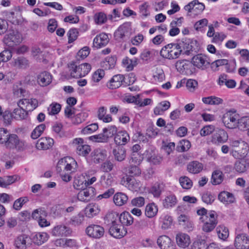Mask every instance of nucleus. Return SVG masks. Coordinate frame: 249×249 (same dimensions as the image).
<instances>
[{
	"label": "nucleus",
	"mask_w": 249,
	"mask_h": 249,
	"mask_svg": "<svg viewBox=\"0 0 249 249\" xmlns=\"http://www.w3.org/2000/svg\"><path fill=\"white\" fill-rule=\"evenodd\" d=\"M186 43L182 42L179 44H169L164 46L160 52V55L165 58L173 59L178 58L180 55L181 47L184 48Z\"/></svg>",
	"instance_id": "f257e3e1"
},
{
	"label": "nucleus",
	"mask_w": 249,
	"mask_h": 249,
	"mask_svg": "<svg viewBox=\"0 0 249 249\" xmlns=\"http://www.w3.org/2000/svg\"><path fill=\"white\" fill-rule=\"evenodd\" d=\"M77 168V163L75 160L70 157H66L61 159L57 163L56 170L57 172L65 171L68 173L75 172Z\"/></svg>",
	"instance_id": "f03ea898"
},
{
	"label": "nucleus",
	"mask_w": 249,
	"mask_h": 249,
	"mask_svg": "<svg viewBox=\"0 0 249 249\" xmlns=\"http://www.w3.org/2000/svg\"><path fill=\"white\" fill-rule=\"evenodd\" d=\"M69 68L71 75L75 78L85 76L91 70V66L88 63H83L77 66L73 62L70 63Z\"/></svg>",
	"instance_id": "7ed1b4c3"
},
{
	"label": "nucleus",
	"mask_w": 249,
	"mask_h": 249,
	"mask_svg": "<svg viewBox=\"0 0 249 249\" xmlns=\"http://www.w3.org/2000/svg\"><path fill=\"white\" fill-rule=\"evenodd\" d=\"M239 115L234 110H230L225 112L222 118V122L225 127L229 129L237 128Z\"/></svg>",
	"instance_id": "20e7f679"
},
{
	"label": "nucleus",
	"mask_w": 249,
	"mask_h": 249,
	"mask_svg": "<svg viewBox=\"0 0 249 249\" xmlns=\"http://www.w3.org/2000/svg\"><path fill=\"white\" fill-rule=\"evenodd\" d=\"M4 146L8 149L21 150L23 148L24 143L16 134L10 133Z\"/></svg>",
	"instance_id": "39448f33"
},
{
	"label": "nucleus",
	"mask_w": 249,
	"mask_h": 249,
	"mask_svg": "<svg viewBox=\"0 0 249 249\" xmlns=\"http://www.w3.org/2000/svg\"><path fill=\"white\" fill-rule=\"evenodd\" d=\"M121 183L129 190L134 192L139 191L142 187L140 181L128 176H125L122 178Z\"/></svg>",
	"instance_id": "423d86ee"
},
{
	"label": "nucleus",
	"mask_w": 249,
	"mask_h": 249,
	"mask_svg": "<svg viewBox=\"0 0 249 249\" xmlns=\"http://www.w3.org/2000/svg\"><path fill=\"white\" fill-rule=\"evenodd\" d=\"M83 140L81 138L73 140L72 144L76 149L77 153L80 156H86L91 151L89 145L84 144Z\"/></svg>",
	"instance_id": "0eeeda50"
},
{
	"label": "nucleus",
	"mask_w": 249,
	"mask_h": 249,
	"mask_svg": "<svg viewBox=\"0 0 249 249\" xmlns=\"http://www.w3.org/2000/svg\"><path fill=\"white\" fill-rule=\"evenodd\" d=\"M234 244L236 249H249V237L245 233L237 234Z\"/></svg>",
	"instance_id": "6e6552de"
},
{
	"label": "nucleus",
	"mask_w": 249,
	"mask_h": 249,
	"mask_svg": "<svg viewBox=\"0 0 249 249\" xmlns=\"http://www.w3.org/2000/svg\"><path fill=\"white\" fill-rule=\"evenodd\" d=\"M38 105V101L36 99H22L18 102L19 107H21L27 112L33 111L36 108Z\"/></svg>",
	"instance_id": "1a4fd4ad"
},
{
	"label": "nucleus",
	"mask_w": 249,
	"mask_h": 249,
	"mask_svg": "<svg viewBox=\"0 0 249 249\" xmlns=\"http://www.w3.org/2000/svg\"><path fill=\"white\" fill-rule=\"evenodd\" d=\"M228 139L227 133L222 129H217L212 137V142L217 145L226 142Z\"/></svg>",
	"instance_id": "9d476101"
},
{
	"label": "nucleus",
	"mask_w": 249,
	"mask_h": 249,
	"mask_svg": "<svg viewBox=\"0 0 249 249\" xmlns=\"http://www.w3.org/2000/svg\"><path fill=\"white\" fill-rule=\"evenodd\" d=\"M77 194V199L81 201L88 202L94 197L95 195V189L92 187H89L81 189Z\"/></svg>",
	"instance_id": "9b49d317"
},
{
	"label": "nucleus",
	"mask_w": 249,
	"mask_h": 249,
	"mask_svg": "<svg viewBox=\"0 0 249 249\" xmlns=\"http://www.w3.org/2000/svg\"><path fill=\"white\" fill-rule=\"evenodd\" d=\"M129 36V29L127 24L120 26L114 33L115 39L118 41L126 40Z\"/></svg>",
	"instance_id": "f8f14e48"
},
{
	"label": "nucleus",
	"mask_w": 249,
	"mask_h": 249,
	"mask_svg": "<svg viewBox=\"0 0 249 249\" xmlns=\"http://www.w3.org/2000/svg\"><path fill=\"white\" fill-rule=\"evenodd\" d=\"M104 229L103 227L98 225H91L86 229L87 234L93 238H99L104 234Z\"/></svg>",
	"instance_id": "ddd939ff"
},
{
	"label": "nucleus",
	"mask_w": 249,
	"mask_h": 249,
	"mask_svg": "<svg viewBox=\"0 0 249 249\" xmlns=\"http://www.w3.org/2000/svg\"><path fill=\"white\" fill-rule=\"evenodd\" d=\"M21 41V35L18 32H13L5 38V43L9 48H13Z\"/></svg>",
	"instance_id": "4468645a"
},
{
	"label": "nucleus",
	"mask_w": 249,
	"mask_h": 249,
	"mask_svg": "<svg viewBox=\"0 0 249 249\" xmlns=\"http://www.w3.org/2000/svg\"><path fill=\"white\" fill-rule=\"evenodd\" d=\"M192 63L195 66L202 70L206 69L210 63L207 57L202 54L194 56L192 58Z\"/></svg>",
	"instance_id": "2eb2a0df"
},
{
	"label": "nucleus",
	"mask_w": 249,
	"mask_h": 249,
	"mask_svg": "<svg viewBox=\"0 0 249 249\" xmlns=\"http://www.w3.org/2000/svg\"><path fill=\"white\" fill-rule=\"evenodd\" d=\"M52 234L56 237L68 236L72 233L71 229L64 225L54 227L52 231Z\"/></svg>",
	"instance_id": "dca6fc26"
},
{
	"label": "nucleus",
	"mask_w": 249,
	"mask_h": 249,
	"mask_svg": "<svg viewBox=\"0 0 249 249\" xmlns=\"http://www.w3.org/2000/svg\"><path fill=\"white\" fill-rule=\"evenodd\" d=\"M126 230L122 225L115 224L111 225L109 229V234L116 238H121L126 233Z\"/></svg>",
	"instance_id": "f3484780"
},
{
	"label": "nucleus",
	"mask_w": 249,
	"mask_h": 249,
	"mask_svg": "<svg viewBox=\"0 0 249 249\" xmlns=\"http://www.w3.org/2000/svg\"><path fill=\"white\" fill-rule=\"evenodd\" d=\"M157 244L161 249H176L174 243L166 235L160 236L157 239Z\"/></svg>",
	"instance_id": "a211bd4d"
},
{
	"label": "nucleus",
	"mask_w": 249,
	"mask_h": 249,
	"mask_svg": "<svg viewBox=\"0 0 249 249\" xmlns=\"http://www.w3.org/2000/svg\"><path fill=\"white\" fill-rule=\"evenodd\" d=\"M109 41L108 35L106 33H102L94 38L93 45L94 47L100 48L106 46Z\"/></svg>",
	"instance_id": "6ab92c4d"
},
{
	"label": "nucleus",
	"mask_w": 249,
	"mask_h": 249,
	"mask_svg": "<svg viewBox=\"0 0 249 249\" xmlns=\"http://www.w3.org/2000/svg\"><path fill=\"white\" fill-rule=\"evenodd\" d=\"M176 242L178 247L185 249L188 247L191 243L190 236L184 233H178L176 236Z\"/></svg>",
	"instance_id": "aec40b11"
},
{
	"label": "nucleus",
	"mask_w": 249,
	"mask_h": 249,
	"mask_svg": "<svg viewBox=\"0 0 249 249\" xmlns=\"http://www.w3.org/2000/svg\"><path fill=\"white\" fill-rule=\"evenodd\" d=\"M129 140V134L125 130L118 132L114 137V142L118 145H124Z\"/></svg>",
	"instance_id": "412c9836"
},
{
	"label": "nucleus",
	"mask_w": 249,
	"mask_h": 249,
	"mask_svg": "<svg viewBox=\"0 0 249 249\" xmlns=\"http://www.w3.org/2000/svg\"><path fill=\"white\" fill-rule=\"evenodd\" d=\"M13 119V114L8 109L3 111L0 106V120L3 122V125L8 126L12 124Z\"/></svg>",
	"instance_id": "4be33fe9"
},
{
	"label": "nucleus",
	"mask_w": 249,
	"mask_h": 249,
	"mask_svg": "<svg viewBox=\"0 0 249 249\" xmlns=\"http://www.w3.org/2000/svg\"><path fill=\"white\" fill-rule=\"evenodd\" d=\"M107 156V151L101 149H96L91 153V160L94 163H98L105 160Z\"/></svg>",
	"instance_id": "5701e85b"
},
{
	"label": "nucleus",
	"mask_w": 249,
	"mask_h": 249,
	"mask_svg": "<svg viewBox=\"0 0 249 249\" xmlns=\"http://www.w3.org/2000/svg\"><path fill=\"white\" fill-rule=\"evenodd\" d=\"M191 66V63L186 60H178L176 63V69L181 73L188 74L190 73Z\"/></svg>",
	"instance_id": "b1692460"
},
{
	"label": "nucleus",
	"mask_w": 249,
	"mask_h": 249,
	"mask_svg": "<svg viewBox=\"0 0 249 249\" xmlns=\"http://www.w3.org/2000/svg\"><path fill=\"white\" fill-rule=\"evenodd\" d=\"M53 140L52 138H41L37 141L36 143V147L39 150L48 149L53 145Z\"/></svg>",
	"instance_id": "393cba45"
},
{
	"label": "nucleus",
	"mask_w": 249,
	"mask_h": 249,
	"mask_svg": "<svg viewBox=\"0 0 249 249\" xmlns=\"http://www.w3.org/2000/svg\"><path fill=\"white\" fill-rule=\"evenodd\" d=\"M99 205L96 203H90L85 209V214L88 218H92L100 212Z\"/></svg>",
	"instance_id": "a878e982"
},
{
	"label": "nucleus",
	"mask_w": 249,
	"mask_h": 249,
	"mask_svg": "<svg viewBox=\"0 0 249 249\" xmlns=\"http://www.w3.org/2000/svg\"><path fill=\"white\" fill-rule=\"evenodd\" d=\"M249 168V160L242 159L236 161L234 163V169L239 173H243Z\"/></svg>",
	"instance_id": "bb28decb"
},
{
	"label": "nucleus",
	"mask_w": 249,
	"mask_h": 249,
	"mask_svg": "<svg viewBox=\"0 0 249 249\" xmlns=\"http://www.w3.org/2000/svg\"><path fill=\"white\" fill-rule=\"evenodd\" d=\"M12 66L17 69H26L29 67V62L25 57L19 56L13 59Z\"/></svg>",
	"instance_id": "cd10ccee"
},
{
	"label": "nucleus",
	"mask_w": 249,
	"mask_h": 249,
	"mask_svg": "<svg viewBox=\"0 0 249 249\" xmlns=\"http://www.w3.org/2000/svg\"><path fill=\"white\" fill-rule=\"evenodd\" d=\"M125 77L122 74L114 75L110 80L109 88L111 89H116L119 88L123 83H124Z\"/></svg>",
	"instance_id": "c85d7f7f"
},
{
	"label": "nucleus",
	"mask_w": 249,
	"mask_h": 249,
	"mask_svg": "<svg viewBox=\"0 0 249 249\" xmlns=\"http://www.w3.org/2000/svg\"><path fill=\"white\" fill-rule=\"evenodd\" d=\"M128 199V196L122 192L116 193L113 198L114 204L118 206H122L125 204Z\"/></svg>",
	"instance_id": "c756f323"
},
{
	"label": "nucleus",
	"mask_w": 249,
	"mask_h": 249,
	"mask_svg": "<svg viewBox=\"0 0 249 249\" xmlns=\"http://www.w3.org/2000/svg\"><path fill=\"white\" fill-rule=\"evenodd\" d=\"M138 59L135 57L130 58L127 56L125 57L122 60V64L127 71L133 70L134 67L138 64Z\"/></svg>",
	"instance_id": "7c9ffc66"
},
{
	"label": "nucleus",
	"mask_w": 249,
	"mask_h": 249,
	"mask_svg": "<svg viewBox=\"0 0 249 249\" xmlns=\"http://www.w3.org/2000/svg\"><path fill=\"white\" fill-rule=\"evenodd\" d=\"M37 82L40 86H46L52 82V75L47 71H43L38 75Z\"/></svg>",
	"instance_id": "2f4dec72"
},
{
	"label": "nucleus",
	"mask_w": 249,
	"mask_h": 249,
	"mask_svg": "<svg viewBox=\"0 0 249 249\" xmlns=\"http://www.w3.org/2000/svg\"><path fill=\"white\" fill-rule=\"evenodd\" d=\"M203 168V164L197 161L190 162L187 166V171L189 173L194 174L200 173L202 170Z\"/></svg>",
	"instance_id": "473e14b6"
},
{
	"label": "nucleus",
	"mask_w": 249,
	"mask_h": 249,
	"mask_svg": "<svg viewBox=\"0 0 249 249\" xmlns=\"http://www.w3.org/2000/svg\"><path fill=\"white\" fill-rule=\"evenodd\" d=\"M218 199L225 204H229L234 202L235 198L233 195L228 192H221L218 195Z\"/></svg>",
	"instance_id": "72a5a7b5"
},
{
	"label": "nucleus",
	"mask_w": 249,
	"mask_h": 249,
	"mask_svg": "<svg viewBox=\"0 0 249 249\" xmlns=\"http://www.w3.org/2000/svg\"><path fill=\"white\" fill-rule=\"evenodd\" d=\"M119 221L124 226H129L133 223V218L128 212H125L119 215Z\"/></svg>",
	"instance_id": "f704fd0d"
},
{
	"label": "nucleus",
	"mask_w": 249,
	"mask_h": 249,
	"mask_svg": "<svg viewBox=\"0 0 249 249\" xmlns=\"http://www.w3.org/2000/svg\"><path fill=\"white\" fill-rule=\"evenodd\" d=\"M170 107V103L167 101H164L160 103L154 108V112L156 115H161L163 112Z\"/></svg>",
	"instance_id": "c9c22d12"
},
{
	"label": "nucleus",
	"mask_w": 249,
	"mask_h": 249,
	"mask_svg": "<svg viewBox=\"0 0 249 249\" xmlns=\"http://www.w3.org/2000/svg\"><path fill=\"white\" fill-rule=\"evenodd\" d=\"M19 179V178L17 175L5 176L3 178L0 177V186L6 187Z\"/></svg>",
	"instance_id": "e433bc0d"
},
{
	"label": "nucleus",
	"mask_w": 249,
	"mask_h": 249,
	"mask_svg": "<svg viewBox=\"0 0 249 249\" xmlns=\"http://www.w3.org/2000/svg\"><path fill=\"white\" fill-rule=\"evenodd\" d=\"M85 220L84 215L80 213L71 217L69 221V224L73 226H79L83 224Z\"/></svg>",
	"instance_id": "4c0bfd02"
},
{
	"label": "nucleus",
	"mask_w": 249,
	"mask_h": 249,
	"mask_svg": "<svg viewBox=\"0 0 249 249\" xmlns=\"http://www.w3.org/2000/svg\"><path fill=\"white\" fill-rule=\"evenodd\" d=\"M224 179L223 174L219 170H214L212 175L211 183L213 185H218L222 183Z\"/></svg>",
	"instance_id": "58836bf2"
},
{
	"label": "nucleus",
	"mask_w": 249,
	"mask_h": 249,
	"mask_svg": "<svg viewBox=\"0 0 249 249\" xmlns=\"http://www.w3.org/2000/svg\"><path fill=\"white\" fill-rule=\"evenodd\" d=\"M87 180L82 176L75 178L73 181V187L77 190H81L87 187Z\"/></svg>",
	"instance_id": "ea45409f"
},
{
	"label": "nucleus",
	"mask_w": 249,
	"mask_h": 249,
	"mask_svg": "<svg viewBox=\"0 0 249 249\" xmlns=\"http://www.w3.org/2000/svg\"><path fill=\"white\" fill-rule=\"evenodd\" d=\"M177 202L176 196L171 194L166 196L163 200V205L166 208H169L175 206Z\"/></svg>",
	"instance_id": "a19ab883"
},
{
	"label": "nucleus",
	"mask_w": 249,
	"mask_h": 249,
	"mask_svg": "<svg viewBox=\"0 0 249 249\" xmlns=\"http://www.w3.org/2000/svg\"><path fill=\"white\" fill-rule=\"evenodd\" d=\"M158 211V207L155 204L152 203L146 205L145 209V214L149 218L155 216Z\"/></svg>",
	"instance_id": "79ce46f5"
},
{
	"label": "nucleus",
	"mask_w": 249,
	"mask_h": 249,
	"mask_svg": "<svg viewBox=\"0 0 249 249\" xmlns=\"http://www.w3.org/2000/svg\"><path fill=\"white\" fill-rule=\"evenodd\" d=\"M202 101L204 104L210 105H218L223 103L221 98L214 96L203 97Z\"/></svg>",
	"instance_id": "37998d69"
},
{
	"label": "nucleus",
	"mask_w": 249,
	"mask_h": 249,
	"mask_svg": "<svg viewBox=\"0 0 249 249\" xmlns=\"http://www.w3.org/2000/svg\"><path fill=\"white\" fill-rule=\"evenodd\" d=\"M24 235H20L17 237L14 241V246L17 249H25L27 248L26 239Z\"/></svg>",
	"instance_id": "c03bdc74"
},
{
	"label": "nucleus",
	"mask_w": 249,
	"mask_h": 249,
	"mask_svg": "<svg viewBox=\"0 0 249 249\" xmlns=\"http://www.w3.org/2000/svg\"><path fill=\"white\" fill-rule=\"evenodd\" d=\"M113 154L116 160L122 161L125 158V150L122 147H117L113 150Z\"/></svg>",
	"instance_id": "a18cd8bd"
},
{
	"label": "nucleus",
	"mask_w": 249,
	"mask_h": 249,
	"mask_svg": "<svg viewBox=\"0 0 249 249\" xmlns=\"http://www.w3.org/2000/svg\"><path fill=\"white\" fill-rule=\"evenodd\" d=\"M13 113L14 115V118L19 120L25 119L28 116V112L21 107L15 108Z\"/></svg>",
	"instance_id": "49530a36"
},
{
	"label": "nucleus",
	"mask_w": 249,
	"mask_h": 249,
	"mask_svg": "<svg viewBox=\"0 0 249 249\" xmlns=\"http://www.w3.org/2000/svg\"><path fill=\"white\" fill-rule=\"evenodd\" d=\"M165 185L162 183H157L151 189V193L155 197H159L160 195L162 192L164 190Z\"/></svg>",
	"instance_id": "de8ad7c7"
},
{
	"label": "nucleus",
	"mask_w": 249,
	"mask_h": 249,
	"mask_svg": "<svg viewBox=\"0 0 249 249\" xmlns=\"http://www.w3.org/2000/svg\"><path fill=\"white\" fill-rule=\"evenodd\" d=\"M119 219V215L116 212L109 213L107 214L105 220L107 224L111 225L117 224V221Z\"/></svg>",
	"instance_id": "09e8293b"
},
{
	"label": "nucleus",
	"mask_w": 249,
	"mask_h": 249,
	"mask_svg": "<svg viewBox=\"0 0 249 249\" xmlns=\"http://www.w3.org/2000/svg\"><path fill=\"white\" fill-rule=\"evenodd\" d=\"M216 231L219 238L225 240L229 236V230L223 225H219L216 228Z\"/></svg>",
	"instance_id": "8fccbe9b"
},
{
	"label": "nucleus",
	"mask_w": 249,
	"mask_h": 249,
	"mask_svg": "<svg viewBox=\"0 0 249 249\" xmlns=\"http://www.w3.org/2000/svg\"><path fill=\"white\" fill-rule=\"evenodd\" d=\"M46 128V125L44 124H40L37 126L31 133V137L33 139L38 138L43 132Z\"/></svg>",
	"instance_id": "3c124183"
},
{
	"label": "nucleus",
	"mask_w": 249,
	"mask_h": 249,
	"mask_svg": "<svg viewBox=\"0 0 249 249\" xmlns=\"http://www.w3.org/2000/svg\"><path fill=\"white\" fill-rule=\"evenodd\" d=\"M49 236L46 232H40L36 235L34 238L35 242L38 245H41L48 239Z\"/></svg>",
	"instance_id": "603ef678"
},
{
	"label": "nucleus",
	"mask_w": 249,
	"mask_h": 249,
	"mask_svg": "<svg viewBox=\"0 0 249 249\" xmlns=\"http://www.w3.org/2000/svg\"><path fill=\"white\" fill-rule=\"evenodd\" d=\"M180 184L183 189H189L193 185L192 181L187 177H181L179 179Z\"/></svg>",
	"instance_id": "864d4df0"
},
{
	"label": "nucleus",
	"mask_w": 249,
	"mask_h": 249,
	"mask_svg": "<svg viewBox=\"0 0 249 249\" xmlns=\"http://www.w3.org/2000/svg\"><path fill=\"white\" fill-rule=\"evenodd\" d=\"M14 95L17 97H25L26 91L23 89L20 85H14L13 89Z\"/></svg>",
	"instance_id": "5fc2aeb1"
},
{
	"label": "nucleus",
	"mask_w": 249,
	"mask_h": 249,
	"mask_svg": "<svg viewBox=\"0 0 249 249\" xmlns=\"http://www.w3.org/2000/svg\"><path fill=\"white\" fill-rule=\"evenodd\" d=\"M204 222L208 223H213L217 224V215L214 211H210L207 215L205 216Z\"/></svg>",
	"instance_id": "6e6d98bb"
},
{
	"label": "nucleus",
	"mask_w": 249,
	"mask_h": 249,
	"mask_svg": "<svg viewBox=\"0 0 249 249\" xmlns=\"http://www.w3.org/2000/svg\"><path fill=\"white\" fill-rule=\"evenodd\" d=\"M238 125L237 128L240 130H244V129L249 127V116H245L238 118Z\"/></svg>",
	"instance_id": "4d7b16f0"
},
{
	"label": "nucleus",
	"mask_w": 249,
	"mask_h": 249,
	"mask_svg": "<svg viewBox=\"0 0 249 249\" xmlns=\"http://www.w3.org/2000/svg\"><path fill=\"white\" fill-rule=\"evenodd\" d=\"M153 78L156 81L159 82H161L165 79V74L163 70L161 68H157L154 73Z\"/></svg>",
	"instance_id": "13d9d810"
},
{
	"label": "nucleus",
	"mask_w": 249,
	"mask_h": 249,
	"mask_svg": "<svg viewBox=\"0 0 249 249\" xmlns=\"http://www.w3.org/2000/svg\"><path fill=\"white\" fill-rule=\"evenodd\" d=\"M61 108V105L57 103H53L48 108V111L49 115H55L58 114Z\"/></svg>",
	"instance_id": "bf43d9fd"
},
{
	"label": "nucleus",
	"mask_w": 249,
	"mask_h": 249,
	"mask_svg": "<svg viewBox=\"0 0 249 249\" xmlns=\"http://www.w3.org/2000/svg\"><path fill=\"white\" fill-rule=\"evenodd\" d=\"M29 201L28 197L27 196L21 197L15 201L13 204V208L16 210H19L23 205Z\"/></svg>",
	"instance_id": "052dcab7"
},
{
	"label": "nucleus",
	"mask_w": 249,
	"mask_h": 249,
	"mask_svg": "<svg viewBox=\"0 0 249 249\" xmlns=\"http://www.w3.org/2000/svg\"><path fill=\"white\" fill-rule=\"evenodd\" d=\"M94 20L97 24L105 23L107 20L106 15L103 12H99L94 15Z\"/></svg>",
	"instance_id": "680f3d73"
},
{
	"label": "nucleus",
	"mask_w": 249,
	"mask_h": 249,
	"mask_svg": "<svg viewBox=\"0 0 249 249\" xmlns=\"http://www.w3.org/2000/svg\"><path fill=\"white\" fill-rule=\"evenodd\" d=\"M113 177L110 174L102 176L100 179L101 184L105 186H110L113 183Z\"/></svg>",
	"instance_id": "e2e57ef3"
},
{
	"label": "nucleus",
	"mask_w": 249,
	"mask_h": 249,
	"mask_svg": "<svg viewBox=\"0 0 249 249\" xmlns=\"http://www.w3.org/2000/svg\"><path fill=\"white\" fill-rule=\"evenodd\" d=\"M191 142L186 140H183L180 141L178 146V151L180 152L186 151L191 147Z\"/></svg>",
	"instance_id": "0e129e2a"
},
{
	"label": "nucleus",
	"mask_w": 249,
	"mask_h": 249,
	"mask_svg": "<svg viewBox=\"0 0 249 249\" xmlns=\"http://www.w3.org/2000/svg\"><path fill=\"white\" fill-rule=\"evenodd\" d=\"M206 242L203 239H198L194 241L191 246V249H206Z\"/></svg>",
	"instance_id": "69168bd1"
},
{
	"label": "nucleus",
	"mask_w": 249,
	"mask_h": 249,
	"mask_svg": "<svg viewBox=\"0 0 249 249\" xmlns=\"http://www.w3.org/2000/svg\"><path fill=\"white\" fill-rule=\"evenodd\" d=\"M202 201L207 204H212L215 200V196L209 192H206L202 195Z\"/></svg>",
	"instance_id": "338daca9"
},
{
	"label": "nucleus",
	"mask_w": 249,
	"mask_h": 249,
	"mask_svg": "<svg viewBox=\"0 0 249 249\" xmlns=\"http://www.w3.org/2000/svg\"><path fill=\"white\" fill-rule=\"evenodd\" d=\"M161 219L162 220L161 228L164 230L168 229L172 223V217L169 215H165Z\"/></svg>",
	"instance_id": "774afa93"
}]
</instances>
